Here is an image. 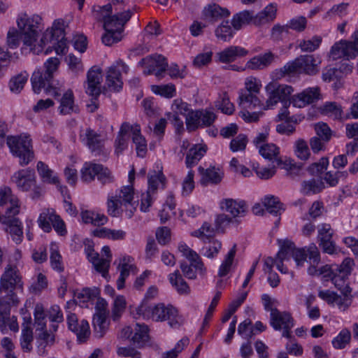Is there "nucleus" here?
<instances>
[{"instance_id":"obj_1","label":"nucleus","mask_w":358,"mask_h":358,"mask_svg":"<svg viewBox=\"0 0 358 358\" xmlns=\"http://www.w3.org/2000/svg\"><path fill=\"white\" fill-rule=\"evenodd\" d=\"M17 24L23 44L22 50L29 49V52L36 55L42 52V44L40 42L35 44L41 30L42 18L38 15H28L24 13L18 17Z\"/></svg>"},{"instance_id":"obj_2","label":"nucleus","mask_w":358,"mask_h":358,"mask_svg":"<svg viewBox=\"0 0 358 358\" xmlns=\"http://www.w3.org/2000/svg\"><path fill=\"white\" fill-rule=\"evenodd\" d=\"M60 62L57 57H50L44 63V72L35 71L31 78L33 90L38 94L42 89L55 97L60 96L61 87L57 86L54 80V73L57 71Z\"/></svg>"},{"instance_id":"obj_3","label":"nucleus","mask_w":358,"mask_h":358,"mask_svg":"<svg viewBox=\"0 0 358 358\" xmlns=\"http://www.w3.org/2000/svg\"><path fill=\"white\" fill-rule=\"evenodd\" d=\"M40 44L44 47L50 44L45 50V55L50 53L53 50L57 55L66 54L67 42L64 34V22L60 20H55L51 27L48 29L43 34Z\"/></svg>"},{"instance_id":"obj_4","label":"nucleus","mask_w":358,"mask_h":358,"mask_svg":"<svg viewBox=\"0 0 358 358\" xmlns=\"http://www.w3.org/2000/svg\"><path fill=\"white\" fill-rule=\"evenodd\" d=\"M138 313L157 322L168 320L169 324L172 328L179 327L182 322L177 309L171 305L165 306L164 303H158L148 308L141 306L138 308Z\"/></svg>"},{"instance_id":"obj_5","label":"nucleus","mask_w":358,"mask_h":358,"mask_svg":"<svg viewBox=\"0 0 358 358\" xmlns=\"http://www.w3.org/2000/svg\"><path fill=\"white\" fill-rule=\"evenodd\" d=\"M7 145L12 155L18 158L20 166H24L34 159V152L29 136H8Z\"/></svg>"},{"instance_id":"obj_6","label":"nucleus","mask_w":358,"mask_h":358,"mask_svg":"<svg viewBox=\"0 0 358 358\" xmlns=\"http://www.w3.org/2000/svg\"><path fill=\"white\" fill-rule=\"evenodd\" d=\"M22 289V282L19 271L15 266L8 265L0 278V292L6 293V299L12 304L17 306L20 300L15 293V289Z\"/></svg>"},{"instance_id":"obj_7","label":"nucleus","mask_w":358,"mask_h":358,"mask_svg":"<svg viewBox=\"0 0 358 358\" xmlns=\"http://www.w3.org/2000/svg\"><path fill=\"white\" fill-rule=\"evenodd\" d=\"M93 15L97 21L103 22V28L108 30H115L123 32L124 26L131 19L133 11L127 9L123 11H113L111 14H106L96 10V6L93 7Z\"/></svg>"},{"instance_id":"obj_8","label":"nucleus","mask_w":358,"mask_h":358,"mask_svg":"<svg viewBox=\"0 0 358 358\" xmlns=\"http://www.w3.org/2000/svg\"><path fill=\"white\" fill-rule=\"evenodd\" d=\"M266 91L268 95L266 102L267 108L275 106L279 101L284 106L290 105V96L294 92L291 86L271 82L266 86Z\"/></svg>"},{"instance_id":"obj_9","label":"nucleus","mask_w":358,"mask_h":358,"mask_svg":"<svg viewBox=\"0 0 358 358\" xmlns=\"http://www.w3.org/2000/svg\"><path fill=\"white\" fill-rule=\"evenodd\" d=\"M270 324L276 331L283 330L282 336L291 337L290 331L294 327V319L289 312H281L277 308L271 310L270 313Z\"/></svg>"},{"instance_id":"obj_10","label":"nucleus","mask_w":358,"mask_h":358,"mask_svg":"<svg viewBox=\"0 0 358 358\" xmlns=\"http://www.w3.org/2000/svg\"><path fill=\"white\" fill-rule=\"evenodd\" d=\"M138 64L145 68L144 74L155 73L157 78H160L168 67L166 58L161 55L143 58L138 62Z\"/></svg>"},{"instance_id":"obj_11","label":"nucleus","mask_w":358,"mask_h":358,"mask_svg":"<svg viewBox=\"0 0 358 358\" xmlns=\"http://www.w3.org/2000/svg\"><path fill=\"white\" fill-rule=\"evenodd\" d=\"M259 154L266 159L275 164L282 169L291 170L294 167L290 162H283L280 156L279 148L273 143H266L259 146Z\"/></svg>"},{"instance_id":"obj_12","label":"nucleus","mask_w":358,"mask_h":358,"mask_svg":"<svg viewBox=\"0 0 358 358\" xmlns=\"http://www.w3.org/2000/svg\"><path fill=\"white\" fill-rule=\"evenodd\" d=\"M121 71L127 73L129 67L122 61H117L109 67L106 75V84L109 88L114 91H119L122 87Z\"/></svg>"},{"instance_id":"obj_13","label":"nucleus","mask_w":358,"mask_h":358,"mask_svg":"<svg viewBox=\"0 0 358 358\" xmlns=\"http://www.w3.org/2000/svg\"><path fill=\"white\" fill-rule=\"evenodd\" d=\"M103 79L102 70L97 66H92L87 73L86 93L96 99L101 94V84Z\"/></svg>"},{"instance_id":"obj_14","label":"nucleus","mask_w":358,"mask_h":358,"mask_svg":"<svg viewBox=\"0 0 358 358\" xmlns=\"http://www.w3.org/2000/svg\"><path fill=\"white\" fill-rule=\"evenodd\" d=\"M10 303H12L8 299L0 301V331L3 334L6 333L7 326L14 332L19 329L17 317L15 316L10 317Z\"/></svg>"},{"instance_id":"obj_15","label":"nucleus","mask_w":358,"mask_h":358,"mask_svg":"<svg viewBox=\"0 0 358 358\" xmlns=\"http://www.w3.org/2000/svg\"><path fill=\"white\" fill-rule=\"evenodd\" d=\"M17 188L22 192L30 190L36 185V175L34 169H21L12 177Z\"/></svg>"},{"instance_id":"obj_16","label":"nucleus","mask_w":358,"mask_h":358,"mask_svg":"<svg viewBox=\"0 0 358 358\" xmlns=\"http://www.w3.org/2000/svg\"><path fill=\"white\" fill-rule=\"evenodd\" d=\"M15 216L13 213L2 217L0 215V222L7 226L5 230L11 235L13 241L18 243L21 242L23 235L22 225L20 220Z\"/></svg>"},{"instance_id":"obj_17","label":"nucleus","mask_w":358,"mask_h":358,"mask_svg":"<svg viewBox=\"0 0 358 358\" xmlns=\"http://www.w3.org/2000/svg\"><path fill=\"white\" fill-rule=\"evenodd\" d=\"M67 323L69 329L76 334L80 342H84L90 336V326L86 320H83L78 322L77 316L71 313L67 317Z\"/></svg>"},{"instance_id":"obj_18","label":"nucleus","mask_w":358,"mask_h":358,"mask_svg":"<svg viewBox=\"0 0 358 358\" xmlns=\"http://www.w3.org/2000/svg\"><path fill=\"white\" fill-rule=\"evenodd\" d=\"M220 208L229 213L233 216L232 218L237 222L236 217L245 216L248 208L244 201L224 199L220 202Z\"/></svg>"},{"instance_id":"obj_19","label":"nucleus","mask_w":358,"mask_h":358,"mask_svg":"<svg viewBox=\"0 0 358 358\" xmlns=\"http://www.w3.org/2000/svg\"><path fill=\"white\" fill-rule=\"evenodd\" d=\"M248 50L241 46L231 45L216 53L217 61L220 63L229 64L234 62L238 57H245Z\"/></svg>"},{"instance_id":"obj_20","label":"nucleus","mask_w":358,"mask_h":358,"mask_svg":"<svg viewBox=\"0 0 358 358\" xmlns=\"http://www.w3.org/2000/svg\"><path fill=\"white\" fill-rule=\"evenodd\" d=\"M320 88L317 87H309L301 93L292 97L293 105L298 108H303L305 106L312 103L320 99Z\"/></svg>"},{"instance_id":"obj_21","label":"nucleus","mask_w":358,"mask_h":358,"mask_svg":"<svg viewBox=\"0 0 358 358\" xmlns=\"http://www.w3.org/2000/svg\"><path fill=\"white\" fill-rule=\"evenodd\" d=\"M0 206H8L5 215L13 213V215H16L20 212L18 199L12 194V191L8 187L0 189Z\"/></svg>"},{"instance_id":"obj_22","label":"nucleus","mask_w":358,"mask_h":358,"mask_svg":"<svg viewBox=\"0 0 358 358\" xmlns=\"http://www.w3.org/2000/svg\"><path fill=\"white\" fill-rule=\"evenodd\" d=\"M354 52L350 41H341L331 47L329 56L333 60L341 58L349 60L356 57Z\"/></svg>"},{"instance_id":"obj_23","label":"nucleus","mask_w":358,"mask_h":358,"mask_svg":"<svg viewBox=\"0 0 358 358\" xmlns=\"http://www.w3.org/2000/svg\"><path fill=\"white\" fill-rule=\"evenodd\" d=\"M85 253L96 271L101 273L103 277H106V275H108V269L110 267L109 259H101L99 254L96 252L91 245H88L85 248Z\"/></svg>"},{"instance_id":"obj_24","label":"nucleus","mask_w":358,"mask_h":358,"mask_svg":"<svg viewBox=\"0 0 358 358\" xmlns=\"http://www.w3.org/2000/svg\"><path fill=\"white\" fill-rule=\"evenodd\" d=\"M134 194L133 186L127 185L122 187L119 194L115 196L121 201L123 206L126 208L125 214L128 218H131L134 215V212L136 210V207L132 203Z\"/></svg>"},{"instance_id":"obj_25","label":"nucleus","mask_w":358,"mask_h":358,"mask_svg":"<svg viewBox=\"0 0 358 358\" xmlns=\"http://www.w3.org/2000/svg\"><path fill=\"white\" fill-rule=\"evenodd\" d=\"M274 58L275 55L271 52L255 56L247 62L245 67L250 70H262L268 67Z\"/></svg>"},{"instance_id":"obj_26","label":"nucleus","mask_w":358,"mask_h":358,"mask_svg":"<svg viewBox=\"0 0 358 358\" xmlns=\"http://www.w3.org/2000/svg\"><path fill=\"white\" fill-rule=\"evenodd\" d=\"M203 15L205 20L214 22L223 17H228L229 15V11L227 8H223L216 3H213L204 8Z\"/></svg>"},{"instance_id":"obj_27","label":"nucleus","mask_w":358,"mask_h":358,"mask_svg":"<svg viewBox=\"0 0 358 358\" xmlns=\"http://www.w3.org/2000/svg\"><path fill=\"white\" fill-rule=\"evenodd\" d=\"M131 129L132 126L129 123L125 122L122 124L115 141V153L117 155H120L127 148L129 138V134Z\"/></svg>"},{"instance_id":"obj_28","label":"nucleus","mask_w":358,"mask_h":358,"mask_svg":"<svg viewBox=\"0 0 358 358\" xmlns=\"http://www.w3.org/2000/svg\"><path fill=\"white\" fill-rule=\"evenodd\" d=\"M80 137L92 152L100 153L102 151L103 145L100 140V136L94 130L90 128L87 129L85 134Z\"/></svg>"},{"instance_id":"obj_29","label":"nucleus","mask_w":358,"mask_h":358,"mask_svg":"<svg viewBox=\"0 0 358 358\" xmlns=\"http://www.w3.org/2000/svg\"><path fill=\"white\" fill-rule=\"evenodd\" d=\"M298 59L301 73L313 76L319 72L318 64L320 62H317L313 55H301L298 57Z\"/></svg>"},{"instance_id":"obj_30","label":"nucleus","mask_w":358,"mask_h":358,"mask_svg":"<svg viewBox=\"0 0 358 358\" xmlns=\"http://www.w3.org/2000/svg\"><path fill=\"white\" fill-rule=\"evenodd\" d=\"M198 170L201 176V183L203 185H207L209 183L218 184L222 179V173L215 167L205 169L200 166Z\"/></svg>"},{"instance_id":"obj_31","label":"nucleus","mask_w":358,"mask_h":358,"mask_svg":"<svg viewBox=\"0 0 358 358\" xmlns=\"http://www.w3.org/2000/svg\"><path fill=\"white\" fill-rule=\"evenodd\" d=\"M130 257H124L120 259L117 268L120 270V275L117 280V287L121 289L124 287L126 278L129 275L131 272L134 273L136 267L131 264H129Z\"/></svg>"},{"instance_id":"obj_32","label":"nucleus","mask_w":358,"mask_h":358,"mask_svg":"<svg viewBox=\"0 0 358 358\" xmlns=\"http://www.w3.org/2000/svg\"><path fill=\"white\" fill-rule=\"evenodd\" d=\"M107 312L105 309H100L93 317V326L96 337L101 338L106 331L108 324L106 322Z\"/></svg>"},{"instance_id":"obj_33","label":"nucleus","mask_w":358,"mask_h":358,"mask_svg":"<svg viewBox=\"0 0 358 358\" xmlns=\"http://www.w3.org/2000/svg\"><path fill=\"white\" fill-rule=\"evenodd\" d=\"M132 133V141L136 145V150L138 157H143L147 152V143L145 138L141 134L140 126L136 124L130 129Z\"/></svg>"},{"instance_id":"obj_34","label":"nucleus","mask_w":358,"mask_h":358,"mask_svg":"<svg viewBox=\"0 0 358 358\" xmlns=\"http://www.w3.org/2000/svg\"><path fill=\"white\" fill-rule=\"evenodd\" d=\"M262 203L266 210L273 215H280L285 210L284 205L280 201L278 197L273 195L266 196Z\"/></svg>"},{"instance_id":"obj_35","label":"nucleus","mask_w":358,"mask_h":358,"mask_svg":"<svg viewBox=\"0 0 358 358\" xmlns=\"http://www.w3.org/2000/svg\"><path fill=\"white\" fill-rule=\"evenodd\" d=\"M31 317L28 319L26 324H23L20 337V345L23 352H29L31 351L32 342L34 340L33 331L31 328Z\"/></svg>"},{"instance_id":"obj_36","label":"nucleus","mask_w":358,"mask_h":358,"mask_svg":"<svg viewBox=\"0 0 358 358\" xmlns=\"http://www.w3.org/2000/svg\"><path fill=\"white\" fill-rule=\"evenodd\" d=\"M59 215L56 214L55 209L45 208L40 214L38 219L39 227L45 231L50 232L52 230L51 224Z\"/></svg>"},{"instance_id":"obj_37","label":"nucleus","mask_w":358,"mask_h":358,"mask_svg":"<svg viewBox=\"0 0 358 358\" xmlns=\"http://www.w3.org/2000/svg\"><path fill=\"white\" fill-rule=\"evenodd\" d=\"M206 145H194L189 150L186 156L185 164L188 168L196 165L206 152Z\"/></svg>"},{"instance_id":"obj_38","label":"nucleus","mask_w":358,"mask_h":358,"mask_svg":"<svg viewBox=\"0 0 358 358\" xmlns=\"http://www.w3.org/2000/svg\"><path fill=\"white\" fill-rule=\"evenodd\" d=\"M102 170V165L92 162H85L80 170L81 179L85 182H90L94 180L99 171Z\"/></svg>"},{"instance_id":"obj_39","label":"nucleus","mask_w":358,"mask_h":358,"mask_svg":"<svg viewBox=\"0 0 358 358\" xmlns=\"http://www.w3.org/2000/svg\"><path fill=\"white\" fill-rule=\"evenodd\" d=\"M324 188L321 180L311 178L303 180L301 183V192L305 195H311L320 193Z\"/></svg>"},{"instance_id":"obj_40","label":"nucleus","mask_w":358,"mask_h":358,"mask_svg":"<svg viewBox=\"0 0 358 358\" xmlns=\"http://www.w3.org/2000/svg\"><path fill=\"white\" fill-rule=\"evenodd\" d=\"M238 104L244 108L254 109L261 106V101L257 94L248 92H240Z\"/></svg>"},{"instance_id":"obj_41","label":"nucleus","mask_w":358,"mask_h":358,"mask_svg":"<svg viewBox=\"0 0 358 358\" xmlns=\"http://www.w3.org/2000/svg\"><path fill=\"white\" fill-rule=\"evenodd\" d=\"M36 167L38 174L44 182L54 185L59 183V178L57 176L55 175L53 171L49 169L48 165L45 163L43 162H38Z\"/></svg>"},{"instance_id":"obj_42","label":"nucleus","mask_w":358,"mask_h":358,"mask_svg":"<svg viewBox=\"0 0 358 358\" xmlns=\"http://www.w3.org/2000/svg\"><path fill=\"white\" fill-rule=\"evenodd\" d=\"M169 278L171 284L176 289L179 294H187L189 293V287L178 270L171 273Z\"/></svg>"},{"instance_id":"obj_43","label":"nucleus","mask_w":358,"mask_h":358,"mask_svg":"<svg viewBox=\"0 0 358 358\" xmlns=\"http://www.w3.org/2000/svg\"><path fill=\"white\" fill-rule=\"evenodd\" d=\"M236 252V245L234 244V246L230 249L229 252L225 256L224 260L222 261L218 271V276L222 278L227 275L231 271L233 262Z\"/></svg>"},{"instance_id":"obj_44","label":"nucleus","mask_w":358,"mask_h":358,"mask_svg":"<svg viewBox=\"0 0 358 358\" xmlns=\"http://www.w3.org/2000/svg\"><path fill=\"white\" fill-rule=\"evenodd\" d=\"M59 109L63 115L70 114L75 110L73 94L71 90H68L63 94Z\"/></svg>"},{"instance_id":"obj_45","label":"nucleus","mask_w":358,"mask_h":358,"mask_svg":"<svg viewBox=\"0 0 358 358\" xmlns=\"http://www.w3.org/2000/svg\"><path fill=\"white\" fill-rule=\"evenodd\" d=\"M148 338V327L145 324H136L134 334L131 338V341L138 347L142 346Z\"/></svg>"},{"instance_id":"obj_46","label":"nucleus","mask_w":358,"mask_h":358,"mask_svg":"<svg viewBox=\"0 0 358 358\" xmlns=\"http://www.w3.org/2000/svg\"><path fill=\"white\" fill-rule=\"evenodd\" d=\"M29 74L27 72L20 73L13 76L9 83V88L13 93L18 94L27 82Z\"/></svg>"},{"instance_id":"obj_47","label":"nucleus","mask_w":358,"mask_h":358,"mask_svg":"<svg viewBox=\"0 0 358 358\" xmlns=\"http://www.w3.org/2000/svg\"><path fill=\"white\" fill-rule=\"evenodd\" d=\"M217 39L228 42L233 37L234 31L228 21H223L215 30Z\"/></svg>"},{"instance_id":"obj_48","label":"nucleus","mask_w":358,"mask_h":358,"mask_svg":"<svg viewBox=\"0 0 358 358\" xmlns=\"http://www.w3.org/2000/svg\"><path fill=\"white\" fill-rule=\"evenodd\" d=\"M322 113L334 120H339L342 117L343 110L341 105L336 102H327L323 105Z\"/></svg>"},{"instance_id":"obj_49","label":"nucleus","mask_w":358,"mask_h":358,"mask_svg":"<svg viewBox=\"0 0 358 358\" xmlns=\"http://www.w3.org/2000/svg\"><path fill=\"white\" fill-rule=\"evenodd\" d=\"M124 0H109V3L105 6H96V10L106 13V14H111L113 11L124 10Z\"/></svg>"},{"instance_id":"obj_50","label":"nucleus","mask_w":358,"mask_h":358,"mask_svg":"<svg viewBox=\"0 0 358 358\" xmlns=\"http://www.w3.org/2000/svg\"><path fill=\"white\" fill-rule=\"evenodd\" d=\"M253 12L243 10L235 15L232 19L231 24L236 29H241L243 24H248L252 21Z\"/></svg>"},{"instance_id":"obj_51","label":"nucleus","mask_w":358,"mask_h":358,"mask_svg":"<svg viewBox=\"0 0 358 358\" xmlns=\"http://www.w3.org/2000/svg\"><path fill=\"white\" fill-rule=\"evenodd\" d=\"M331 280L334 286L340 290L341 293H351L352 289L349 286L348 277L332 273Z\"/></svg>"},{"instance_id":"obj_52","label":"nucleus","mask_w":358,"mask_h":358,"mask_svg":"<svg viewBox=\"0 0 358 358\" xmlns=\"http://www.w3.org/2000/svg\"><path fill=\"white\" fill-rule=\"evenodd\" d=\"M34 315L36 331H43L46 327V322L44 309L41 304L36 305Z\"/></svg>"},{"instance_id":"obj_53","label":"nucleus","mask_w":358,"mask_h":358,"mask_svg":"<svg viewBox=\"0 0 358 358\" xmlns=\"http://www.w3.org/2000/svg\"><path fill=\"white\" fill-rule=\"evenodd\" d=\"M294 152L296 157L301 160H307L310 156L306 141L301 138L298 139L294 143Z\"/></svg>"},{"instance_id":"obj_54","label":"nucleus","mask_w":358,"mask_h":358,"mask_svg":"<svg viewBox=\"0 0 358 358\" xmlns=\"http://www.w3.org/2000/svg\"><path fill=\"white\" fill-rule=\"evenodd\" d=\"M322 43V38L318 36H314L310 39L302 40L299 44V47L302 52H313L317 50Z\"/></svg>"},{"instance_id":"obj_55","label":"nucleus","mask_w":358,"mask_h":358,"mask_svg":"<svg viewBox=\"0 0 358 358\" xmlns=\"http://www.w3.org/2000/svg\"><path fill=\"white\" fill-rule=\"evenodd\" d=\"M103 29L105 30V33L101 37V41L105 45L110 46L122 40V31L108 30L107 28Z\"/></svg>"},{"instance_id":"obj_56","label":"nucleus","mask_w":358,"mask_h":358,"mask_svg":"<svg viewBox=\"0 0 358 358\" xmlns=\"http://www.w3.org/2000/svg\"><path fill=\"white\" fill-rule=\"evenodd\" d=\"M341 294L342 296L336 293L334 305H336L340 310L345 311L351 306L353 296L351 293Z\"/></svg>"},{"instance_id":"obj_57","label":"nucleus","mask_w":358,"mask_h":358,"mask_svg":"<svg viewBox=\"0 0 358 358\" xmlns=\"http://www.w3.org/2000/svg\"><path fill=\"white\" fill-rule=\"evenodd\" d=\"M108 213L112 217H118L121 215L123 209L122 202L117 196L108 197L107 201Z\"/></svg>"},{"instance_id":"obj_58","label":"nucleus","mask_w":358,"mask_h":358,"mask_svg":"<svg viewBox=\"0 0 358 358\" xmlns=\"http://www.w3.org/2000/svg\"><path fill=\"white\" fill-rule=\"evenodd\" d=\"M354 266V261L350 258H345L341 264L335 265L331 272L343 276H348L350 274L352 268Z\"/></svg>"},{"instance_id":"obj_59","label":"nucleus","mask_w":358,"mask_h":358,"mask_svg":"<svg viewBox=\"0 0 358 358\" xmlns=\"http://www.w3.org/2000/svg\"><path fill=\"white\" fill-rule=\"evenodd\" d=\"M299 64L298 57L294 60L287 63L279 69L278 73H280V76L284 77L285 76L301 73Z\"/></svg>"},{"instance_id":"obj_60","label":"nucleus","mask_w":358,"mask_h":358,"mask_svg":"<svg viewBox=\"0 0 358 358\" xmlns=\"http://www.w3.org/2000/svg\"><path fill=\"white\" fill-rule=\"evenodd\" d=\"M350 338V331L347 329H343L339 334L333 339L332 344L336 349H343L349 343Z\"/></svg>"},{"instance_id":"obj_61","label":"nucleus","mask_w":358,"mask_h":358,"mask_svg":"<svg viewBox=\"0 0 358 358\" xmlns=\"http://www.w3.org/2000/svg\"><path fill=\"white\" fill-rule=\"evenodd\" d=\"M289 30L288 24L285 25L275 24L271 29V38L275 41H282L288 36Z\"/></svg>"},{"instance_id":"obj_62","label":"nucleus","mask_w":358,"mask_h":358,"mask_svg":"<svg viewBox=\"0 0 358 358\" xmlns=\"http://www.w3.org/2000/svg\"><path fill=\"white\" fill-rule=\"evenodd\" d=\"M199 115H201L200 110H192L187 114L185 122L188 130L194 131L200 127Z\"/></svg>"},{"instance_id":"obj_63","label":"nucleus","mask_w":358,"mask_h":358,"mask_svg":"<svg viewBox=\"0 0 358 358\" xmlns=\"http://www.w3.org/2000/svg\"><path fill=\"white\" fill-rule=\"evenodd\" d=\"M215 106L222 110V113L231 115L234 111V106L230 102L228 95L224 93L215 103Z\"/></svg>"},{"instance_id":"obj_64","label":"nucleus","mask_w":358,"mask_h":358,"mask_svg":"<svg viewBox=\"0 0 358 358\" xmlns=\"http://www.w3.org/2000/svg\"><path fill=\"white\" fill-rule=\"evenodd\" d=\"M315 129L317 137L320 138L324 142H329L332 136L330 127L324 122H319L315 124Z\"/></svg>"}]
</instances>
